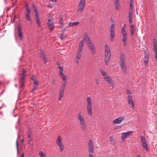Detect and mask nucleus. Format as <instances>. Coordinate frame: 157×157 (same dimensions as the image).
<instances>
[{
    "instance_id": "7c9ffc66",
    "label": "nucleus",
    "mask_w": 157,
    "mask_h": 157,
    "mask_svg": "<svg viewBox=\"0 0 157 157\" xmlns=\"http://www.w3.org/2000/svg\"><path fill=\"white\" fill-rule=\"evenodd\" d=\"M79 24V23L78 22H76L73 23L70 22L69 23L68 27H71L77 25Z\"/></svg>"
},
{
    "instance_id": "412c9836",
    "label": "nucleus",
    "mask_w": 157,
    "mask_h": 157,
    "mask_svg": "<svg viewBox=\"0 0 157 157\" xmlns=\"http://www.w3.org/2000/svg\"><path fill=\"white\" fill-rule=\"evenodd\" d=\"M119 64L120 66L125 65V57L124 55H121L119 58Z\"/></svg>"
},
{
    "instance_id": "ea45409f",
    "label": "nucleus",
    "mask_w": 157,
    "mask_h": 157,
    "mask_svg": "<svg viewBox=\"0 0 157 157\" xmlns=\"http://www.w3.org/2000/svg\"><path fill=\"white\" fill-rule=\"evenodd\" d=\"M133 10L132 6H130L128 13H133Z\"/></svg>"
},
{
    "instance_id": "473e14b6",
    "label": "nucleus",
    "mask_w": 157,
    "mask_h": 157,
    "mask_svg": "<svg viewBox=\"0 0 157 157\" xmlns=\"http://www.w3.org/2000/svg\"><path fill=\"white\" fill-rule=\"evenodd\" d=\"M133 13H128L129 23L131 24L132 22V17Z\"/></svg>"
},
{
    "instance_id": "a878e982",
    "label": "nucleus",
    "mask_w": 157,
    "mask_h": 157,
    "mask_svg": "<svg viewBox=\"0 0 157 157\" xmlns=\"http://www.w3.org/2000/svg\"><path fill=\"white\" fill-rule=\"evenodd\" d=\"M59 75L60 76L61 78L63 80V86H66V85L67 84V80L66 78L65 77V76L63 75V73Z\"/></svg>"
},
{
    "instance_id": "6e6d98bb",
    "label": "nucleus",
    "mask_w": 157,
    "mask_h": 157,
    "mask_svg": "<svg viewBox=\"0 0 157 157\" xmlns=\"http://www.w3.org/2000/svg\"><path fill=\"white\" fill-rule=\"evenodd\" d=\"M21 157H24V154L23 153L22 154Z\"/></svg>"
},
{
    "instance_id": "4468645a",
    "label": "nucleus",
    "mask_w": 157,
    "mask_h": 157,
    "mask_svg": "<svg viewBox=\"0 0 157 157\" xmlns=\"http://www.w3.org/2000/svg\"><path fill=\"white\" fill-rule=\"evenodd\" d=\"M153 49L155 52L154 57L157 61V42L155 38L154 39Z\"/></svg>"
},
{
    "instance_id": "8fccbe9b",
    "label": "nucleus",
    "mask_w": 157,
    "mask_h": 157,
    "mask_svg": "<svg viewBox=\"0 0 157 157\" xmlns=\"http://www.w3.org/2000/svg\"><path fill=\"white\" fill-rule=\"evenodd\" d=\"M120 0H114V3L115 4H118L119 3Z\"/></svg>"
},
{
    "instance_id": "bb28decb",
    "label": "nucleus",
    "mask_w": 157,
    "mask_h": 157,
    "mask_svg": "<svg viewBox=\"0 0 157 157\" xmlns=\"http://www.w3.org/2000/svg\"><path fill=\"white\" fill-rule=\"evenodd\" d=\"M41 57L45 63H46L47 62V58L45 53L42 51H41L40 53Z\"/></svg>"
},
{
    "instance_id": "bf43d9fd",
    "label": "nucleus",
    "mask_w": 157,
    "mask_h": 157,
    "mask_svg": "<svg viewBox=\"0 0 157 157\" xmlns=\"http://www.w3.org/2000/svg\"><path fill=\"white\" fill-rule=\"evenodd\" d=\"M111 22H112H112H114V21H113V19L111 20Z\"/></svg>"
},
{
    "instance_id": "4c0bfd02",
    "label": "nucleus",
    "mask_w": 157,
    "mask_h": 157,
    "mask_svg": "<svg viewBox=\"0 0 157 157\" xmlns=\"http://www.w3.org/2000/svg\"><path fill=\"white\" fill-rule=\"evenodd\" d=\"M59 24L61 25L60 27H62L63 26V19L62 17H60L59 18Z\"/></svg>"
},
{
    "instance_id": "f257e3e1",
    "label": "nucleus",
    "mask_w": 157,
    "mask_h": 157,
    "mask_svg": "<svg viewBox=\"0 0 157 157\" xmlns=\"http://www.w3.org/2000/svg\"><path fill=\"white\" fill-rule=\"evenodd\" d=\"M105 61L106 65H108L111 56L110 50L109 47L106 44L105 45Z\"/></svg>"
},
{
    "instance_id": "7ed1b4c3",
    "label": "nucleus",
    "mask_w": 157,
    "mask_h": 157,
    "mask_svg": "<svg viewBox=\"0 0 157 157\" xmlns=\"http://www.w3.org/2000/svg\"><path fill=\"white\" fill-rule=\"evenodd\" d=\"M86 0H80V2L78 5V9L77 11L78 13H80L84 10V8L86 6Z\"/></svg>"
},
{
    "instance_id": "6ab92c4d",
    "label": "nucleus",
    "mask_w": 157,
    "mask_h": 157,
    "mask_svg": "<svg viewBox=\"0 0 157 157\" xmlns=\"http://www.w3.org/2000/svg\"><path fill=\"white\" fill-rule=\"evenodd\" d=\"M124 119V117L123 116L118 117V118L114 120L113 121V124H117L121 123Z\"/></svg>"
},
{
    "instance_id": "20e7f679",
    "label": "nucleus",
    "mask_w": 157,
    "mask_h": 157,
    "mask_svg": "<svg viewBox=\"0 0 157 157\" xmlns=\"http://www.w3.org/2000/svg\"><path fill=\"white\" fill-rule=\"evenodd\" d=\"M87 110L88 113L90 115L92 116V101L90 97H88L87 99Z\"/></svg>"
},
{
    "instance_id": "4d7b16f0",
    "label": "nucleus",
    "mask_w": 157,
    "mask_h": 157,
    "mask_svg": "<svg viewBox=\"0 0 157 157\" xmlns=\"http://www.w3.org/2000/svg\"><path fill=\"white\" fill-rule=\"evenodd\" d=\"M96 84L98 85L99 84L98 82V81L97 80L96 81Z\"/></svg>"
},
{
    "instance_id": "c9c22d12",
    "label": "nucleus",
    "mask_w": 157,
    "mask_h": 157,
    "mask_svg": "<svg viewBox=\"0 0 157 157\" xmlns=\"http://www.w3.org/2000/svg\"><path fill=\"white\" fill-rule=\"evenodd\" d=\"M100 72L101 75L103 76H105L107 75V73L106 72L104 71L102 69L100 70Z\"/></svg>"
},
{
    "instance_id": "3c124183",
    "label": "nucleus",
    "mask_w": 157,
    "mask_h": 157,
    "mask_svg": "<svg viewBox=\"0 0 157 157\" xmlns=\"http://www.w3.org/2000/svg\"><path fill=\"white\" fill-rule=\"evenodd\" d=\"M133 0H130V6H132V4L133 3Z\"/></svg>"
},
{
    "instance_id": "2eb2a0df",
    "label": "nucleus",
    "mask_w": 157,
    "mask_h": 157,
    "mask_svg": "<svg viewBox=\"0 0 157 157\" xmlns=\"http://www.w3.org/2000/svg\"><path fill=\"white\" fill-rule=\"evenodd\" d=\"M35 17L36 21V24L37 25V27L38 28H40L41 27V23L40 21L39 14L38 12H35Z\"/></svg>"
},
{
    "instance_id": "aec40b11",
    "label": "nucleus",
    "mask_w": 157,
    "mask_h": 157,
    "mask_svg": "<svg viewBox=\"0 0 157 157\" xmlns=\"http://www.w3.org/2000/svg\"><path fill=\"white\" fill-rule=\"evenodd\" d=\"M78 119L79 121L80 124L82 126H84L85 125V122L84 118L81 116L80 113H79L78 114Z\"/></svg>"
},
{
    "instance_id": "f03ea898",
    "label": "nucleus",
    "mask_w": 157,
    "mask_h": 157,
    "mask_svg": "<svg viewBox=\"0 0 157 157\" xmlns=\"http://www.w3.org/2000/svg\"><path fill=\"white\" fill-rule=\"evenodd\" d=\"M26 76V70L23 69L22 70V73L20 75V78L19 80L20 86H19L20 88H23L25 82V78Z\"/></svg>"
},
{
    "instance_id": "2f4dec72",
    "label": "nucleus",
    "mask_w": 157,
    "mask_h": 157,
    "mask_svg": "<svg viewBox=\"0 0 157 157\" xmlns=\"http://www.w3.org/2000/svg\"><path fill=\"white\" fill-rule=\"evenodd\" d=\"M121 68V70L122 71V73L123 74H124L126 73V68L125 65H121L120 66Z\"/></svg>"
},
{
    "instance_id": "423d86ee",
    "label": "nucleus",
    "mask_w": 157,
    "mask_h": 157,
    "mask_svg": "<svg viewBox=\"0 0 157 157\" xmlns=\"http://www.w3.org/2000/svg\"><path fill=\"white\" fill-rule=\"evenodd\" d=\"M62 141V138L60 136H58L56 142L57 145L59 147L60 151L61 152L63 151L64 148V145Z\"/></svg>"
},
{
    "instance_id": "a18cd8bd",
    "label": "nucleus",
    "mask_w": 157,
    "mask_h": 157,
    "mask_svg": "<svg viewBox=\"0 0 157 157\" xmlns=\"http://www.w3.org/2000/svg\"><path fill=\"white\" fill-rule=\"evenodd\" d=\"M16 147L17 149V153H18L19 152V150H18V141L17 140L16 141Z\"/></svg>"
},
{
    "instance_id": "680f3d73",
    "label": "nucleus",
    "mask_w": 157,
    "mask_h": 157,
    "mask_svg": "<svg viewBox=\"0 0 157 157\" xmlns=\"http://www.w3.org/2000/svg\"><path fill=\"white\" fill-rule=\"evenodd\" d=\"M23 140H23V139L21 140V141H23Z\"/></svg>"
},
{
    "instance_id": "cd10ccee",
    "label": "nucleus",
    "mask_w": 157,
    "mask_h": 157,
    "mask_svg": "<svg viewBox=\"0 0 157 157\" xmlns=\"http://www.w3.org/2000/svg\"><path fill=\"white\" fill-rule=\"evenodd\" d=\"M81 56L82 55L77 53L75 58V62L76 64H78L79 63V60L80 59Z\"/></svg>"
},
{
    "instance_id": "49530a36",
    "label": "nucleus",
    "mask_w": 157,
    "mask_h": 157,
    "mask_svg": "<svg viewBox=\"0 0 157 157\" xmlns=\"http://www.w3.org/2000/svg\"><path fill=\"white\" fill-rule=\"evenodd\" d=\"M53 4H49L47 6L49 8H52L53 7Z\"/></svg>"
},
{
    "instance_id": "c756f323",
    "label": "nucleus",
    "mask_w": 157,
    "mask_h": 157,
    "mask_svg": "<svg viewBox=\"0 0 157 157\" xmlns=\"http://www.w3.org/2000/svg\"><path fill=\"white\" fill-rule=\"evenodd\" d=\"M83 39L86 41V44L91 41V40L90 39V37H89V36L87 34L85 35Z\"/></svg>"
},
{
    "instance_id": "39448f33",
    "label": "nucleus",
    "mask_w": 157,
    "mask_h": 157,
    "mask_svg": "<svg viewBox=\"0 0 157 157\" xmlns=\"http://www.w3.org/2000/svg\"><path fill=\"white\" fill-rule=\"evenodd\" d=\"M126 27L124 26L121 30V33L123 35L122 41L124 43V46L125 47L127 45V33L125 31Z\"/></svg>"
},
{
    "instance_id": "b1692460",
    "label": "nucleus",
    "mask_w": 157,
    "mask_h": 157,
    "mask_svg": "<svg viewBox=\"0 0 157 157\" xmlns=\"http://www.w3.org/2000/svg\"><path fill=\"white\" fill-rule=\"evenodd\" d=\"M66 88V86H62L60 88L59 91L60 97L62 98L63 96V92Z\"/></svg>"
},
{
    "instance_id": "9b49d317",
    "label": "nucleus",
    "mask_w": 157,
    "mask_h": 157,
    "mask_svg": "<svg viewBox=\"0 0 157 157\" xmlns=\"http://www.w3.org/2000/svg\"><path fill=\"white\" fill-rule=\"evenodd\" d=\"M86 44L89 48L92 54L93 55L95 54L96 52L95 47L92 41L89 43H87Z\"/></svg>"
},
{
    "instance_id": "09e8293b",
    "label": "nucleus",
    "mask_w": 157,
    "mask_h": 157,
    "mask_svg": "<svg viewBox=\"0 0 157 157\" xmlns=\"http://www.w3.org/2000/svg\"><path fill=\"white\" fill-rule=\"evenodd\" d=\"M33 82H34V84L35 85H36V86H37L38 85L39 83H38V82H37V80L35 81H34Z\"/></svg>"
},
{
    "instance_id": "ddd939ff",
    "label": "nucleus",
    "mask_w": 157,
    "mask_h": 157,
    "mask_svg": "<svg viewBox=\"0 0 157 157\" xmlns=\"http://www.w3.org/2000/svg\"><path fill=\"white\" fill-rule=\"evenodd\" d=\"M28 143L32 145H33V143H32L33 141V134L31 132H29L28 134Z\"/></svg>"
},
{
    "instance_id": "c03bdc74",
    "label": "nucleus",
    "mask_w": 157,
    "mask_h": 157,
    "mask_svg": "<svg viewBox=\"0 0 157 157\" xmlns=\"http://www.w3.org/2000/svg\"><path fill=\"white\" fill-rule=\"evenodd\" d=\"M31 79L34 82L36 80V78L35 76L34 75H32L31 78Z\"/></svg>"
},
{
    "instance_id": "864d4df0",
    "label": "nucleus",
    "mask_w": 157,
    "mask_h": 157,
    "mask_svg": "<svg viewBox=\"0 0 157 157\" xmlns=\"http://www.w3.org/2000/svg\"><path fill=\"white\" fill-rule=\"evenodd\" d=\"M109 139L112 142H113V137H110Z\"/></svg>"
},
{
    "instance_id": "c85d7f7f",
    "label": "nucleus",
    "mask_w": 157,
    "mask_h": 157,
    "mask_svg": "<svg viewBox=\"0 0 157 157\" xmlns=\"http://www.w3.org/2000/svg\"><path fill=\"white\" fill-rule=\"evenodd\" d=\"M83 39L86 41V44L91 41V40L90 39V37H89V36L87 34L85 35Z\"/></svg>"
},
{
    "instance_id": "5fc2aeb1",
    "label": "nucleus",
    "mask_w": 157,
    "mask_h": 157,
    "mask_svg": "<svg viewBox=\"0 0 157 157\" xmlns=\"http://www.w3.org/2000/svg\"><path fill=\"white\" fill-rule=\"evenodd\" d=\"M93 153H89V157H93L94 155H92Z\"/></svg>"
},
{
    "instance_id": "f704fd0d",
    "label": "nucleus",
    "mask_w": 157,
    "mask_h": 157,
    "mask_svg": "<svg viewBox=\"0 0 157 157\" xmlns=\"http://www.w3.org/2000/svg\"><path fill=\"white\" fill-rule=\"evenodd\" d=\"M48 26L49 28V29L51 31H52L53 30L54 28V24H50L48 25Z\"/></svg>"
},
{
    "instance_id": "a19ab883",
    "label": "nucleus",
    "mask_w": 157,
    "mask_h": 157,
    "mask_svg": "<svg viewBox=\"0 0 157 157\" xmlns=\"http://www.w3.org/2000/svg\"><path fill=\"white\" fill-rule=\"evenodd\" d=\"M126 92L128 96H132V93L130 90H127Z\"/></svg>"
},
{
    "instance_id": "4be33fe9",
    "label": "nucleus",
    "mask_w": 157,
    "mask_h": 157,
    "mask_svg": "<svg viewBox=\"0 0 157 157\" xmlns=\"http://www.w3.org/2000/svg\"><path fill=\"white\" fill-rule=\"evenodd\" d=\"M17 29L18 31V37L20 40H22L23 38V35L21 31V26L20 25H17Z\"/></svg>"
},
{
    "instance_id": "e433bc0d",
    "label": "nucleus",
    "mask_w": 157,
    "mask_h": 157,
    "mask_svg": "<svg viewBox=\"0 0 157 157\" xmlns=\"http://www.w3.org/2000/svg\"><path fill=\"white\" fill-rule=\"evenodd\" d=\"M59 75L63 73V68L61 66H59Z\"/></svg>"
},
{
    "instance_id": "37998d69",
    "label": "nucleus",
    "mask_w": 157,
    "mask_h": 157,
    "mask_svg": "<svg viewBox=\"0 0 157 157\" xmlns=\"http://www.w3.org/2000/svg\"><path fill=\"white\" fill-rule=\"evenodd\" d=\"M116 8L117 10H118L120 9V5L119 4H115Z\"/></svg>"
},
{
    "instance_id": "dca6fc26",
    "label": "nucleus",
    "mask_w": 157,
    "mask_h": 157,
    "mask_svg": "<svg viewBox=\"0 0 157 157\" xmlns=\"http://www.w3.org/2000/svg\"><path fill=\"white\" fill-rule=\"evenodd\" d=\"M94 149V144L93 142L91 140H90L88 144V149L89 153H93Z\"/></svg>"
},
{
    "instance_id": "052dcab7",
    "label": "nucleus",
    "mask_w": 157,
    "mask_h": 157,
    "mask_svg": "<svg viewBox=\"0 0 157 157\" xmlns=\"http://www.w3.org/2000/svg\"><path fill=\"white\" fill-rule=\"evenodd\" d=\"M137 157H140L139 155H138Z\"/></svg>"
},
{
    "instance_id": "6e6552de",
    "label": "nucleus",
    "mask_w": 157,
    "mask_h": 157,
    "mask_svg": "<svg viewBox=\"0 0 157 157\" xmlns=\"http://www.w3.org/2000/svg\"><path fill=\"white\" fill-rule=\"evenodd\" d=\"M132 131H129L126 132L122 133L121 138L123 141L124 142L126 140L127 138H128L133 134Z\"/></svg>"
},
{
    "instance_id": "393cba45",
    "label": "nucleus",
    "mask_w": 157,
    "mask_h": 157,
    "mask_svg": "<svg viewBox=\"0 0 157 157\" xmlns=\"http://www.w3.org/2000/svg\"><path fill=\"white\" fill-rule=\"evenodd\" d=\"M130 28L131 35H132L136 29V26L133 25H131L130 26Z\"/></svg>"
},
{
    "instance_id": "9d476101",
    "label": "nucleus",
    "mask_w": 157,
    "mask_h": 157,
    "mask_svg": "<svg viewBox=\"0 0 157 157\" xmlns=\"http://www.w3.org/2000/svg\"><path fill=\"white\" fill-rule=\"evenodd\" d=\"M141 140V144L143 147L147 151H148L147 144L146 138L143 136L140 137Z\"/></svg>"
},
{
    "instance_id": "603ef678",
    "label": "nucleus",
    "mask_w": 157,
    "mask_h": 157,
    "mask_svg": "<svg viewBox=\"0 0 157 157\" xmlns=\"http://www.w3.org/2000/svg\"><path fill=\"white\" fill-rule=\"evenodd\" d=\"M63 35H64L63 33H62L61 34V35L60 36V38L62 40L63 39Z\"/></svg>"
},
{
    "instance_id": "72a5a7b5",
    "label": "nucleus",
    "mask_w": 157,
    "mask_h": 157,
    "mask_svg": "<svg viewBox=\"0 0 157 157\" xmlns=\"http://www.w3.org/2000/svg\"><path fill=\"white\" fill-rule=\"evenodd\" d=\"M54 24V19L53 18H51L48 19V25Z\"/></svg>"
},
{
    "instance_id": "e2e57ef3",
    "label": "nucleus",
    "mask_w": 157,
    "mask_h": 157,
    "mask_svg": "<svg viewBox=\"0 0 157 157\" xmlns=\"http://www.w3.org/2000/svg\"><path fill=\"white\" fill-rule=\"evenodd\" d=\"M65 29H63V31H65Z\"/></svg>"
},
{
    "instance_id": "5701e85b",
    "label": "nucleus",
    "mask_w": 157,
    "mask_h": 157,
    "mask_svg": "<svg viewBox=\"0 0 157 157\" xmlns=\"http://www.w3.org/2000/svg\"><path fill=\"white\" fill-rule=\"evenodd\" d=\"M149 56L147 52H145L144 59V63L146 66H148V62Z\"/></svg>"
},
{
    "instance_id": "13d9d810",
    "label": "nucleus",
    "mask_w": 157,
    "mask_h": 157,
    "mask_svg": "<svg viewBox=\"0 0 157 157\" xmlns=\"http://www.w3.org/2000/svg\"><path fill=\"white\" fill-rule=\"evenodd\" d=\"M62 98H61L60 97V96H59V100H61V99Z\"/></svg>"
},
{
    "instance_id": "f3484780",
    "label": "nucleus",
    "mask_w": 157,
    "mask_h": 157,
    "mask_svg": "<svg viewBox=\"0 0 157 157\" xmlns=\"http://www.w3.org/2000/svg\"><path fill=\"white\" fill-rule=\"evenodd\" d=\"M84 44V41L83 40L81 41L78 48L77 52V53L80 54L82 55L83 50V45Z\"/></svg>"
},
{
    "instance_id": "79ce46f5",
    "label": "nucleus",
    "mask_w": 157,
    "mask_h": 157,
    "mask_svg": "<svg viewBox=\"0 0 157 157\" xmlns=\"http://www.w3.org/2000/svg\"><path fill=\"white\" fill-rule=\"evenodd\" d=\"M33 8L35 12H38L37 8L36 7L34 4L33 5Z\"/></svg>"
},
{
    "instance_id": "0eeeda50",
    "label": "nucleus",
    "mask_w": 157,
    "mask_h": 157,
    "mask_svg": "<svg viewBox=\"0 0 157 157\" xmlns=\"http://www.w3.org/2000/svg\"><path fill=\"white\" fill-rule=\"evenodd\" d=\"M25 10L26 11L25 14V18L27 21L31 22L32 21L30 17L31 10L28 6H25Z\"/></svg>"
},
{
    "instance_id": "de8ad7c7",
    "label": "nucleus",
    "mask_w": 157,
    "mask_h": 157,
    "mask_svg": "<svg viewBox=\"0 0 157 157\" xmlns=\"http://www.w3.org/2000/svg\"><path fill=\"white\" fill-rule=\"evenodd\" d=\"M37 89V87L36 86H34L33 87V89L32 90V92L33 93L34 92H35V91Z\"/></svg>"
},
{
    "instance_id": "a211bd4d",
    "label": "nucleus",
    "mask_w": 157,
    "mask_h": 157,
    "mask_svg": "<svg viewBox=\"0 0 157 157\" xmlns=\"http://www.w3.org/2000/svg\"><path fill=\"white\" fill-rule=\"evenodd\" d=\"M128 102L129 105H131V108L133 109L134 108V101L132 100V96H128Z\"/></svg>"
},
{
    "instance_id": "f8f14e48",
    "label": "nucleus",
    "mask_w": 157,
    "mask_h": 157,
    "mask_svg": "<svg viewBox=\"0 0 157 157\" xmlns=\"http://www.w3.org/2000/svg\"><path fill=\"white\" fill-rule=\"evenodd\" d=\"M104 79L108 83L109 85L112 87V88H114V85L113 80L109 76H106L104 78Z\"/></svg>"
},
{
    "instance_id": "58836bf2",
    "label": "nucleus",
    "mask_w": 157,
    "mask_h": 157,
    "mask_svg": "<svg viewBox=\"0 0 157 157\" xmlns=\"http://www.w3.org/2000/svg\"><path fill=\"white\" fill-rule=\"evenodd\" d=\"M39 155L40 157H46L45 153L42 151L40 152Z\"/></svg>"
},
{
    "instance_id": "0e129e2a",
    "label": "nucleus",
    "mask_w": 157,
    "mask_h": 157,
    "mask_svg": "<svg viewBox=\"0 0 157 157\" xmlns=\"http://www.w3.org/2000/svg\"><path fill=\"white\" fill-rule=\"evenodd\" d=\"M1 82H0V84H1Z\"/></svg>"
},
{
    "instance_id": "1a4fd4ad",
    "label": "nucleus",
    "mask_w": 157,
    "mask_h": 157,
    "mask_svg": "<svg viewBox=\"0 0 157 157\" xmlns=\"http://www.w3.org/2000/svg\"><path fill=\"white\" fill-rule=\"evenodd\" d=\"M115 25L114 23L111 25L110 27V38L112 40L113 39L115 36Z\"/></svg>"
}]
</instances>
